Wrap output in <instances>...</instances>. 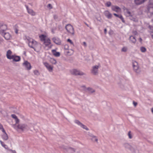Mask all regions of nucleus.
<instances>
[{"label": "nucleus", "instance_id": "52", "mask_svg": "<svg viewBox=\"0 0 153 153\" xmlns=\"http://www.w3.org/2000/svg\"><path fill=\"white\" fill-rule=\"evenodd\" d=\"M83 43L85 46V47L86 46H87L86 43L85 42H83Z\"/></svg>", "mask_w": 153, "mask_h": 153}, {"label": "nucleus", "instance_id": "11", "mask_svg": "<svg viewBox=\"0 0 153 153\" xmlns=\"http://www.w3.org/2000/svg\"><path fill=\"white\" fill-rule=\"evenodd\" d=\"M75 123L77 124L78 125L80 126L81 127L86 130L88 131L89 129L86 126L82 124L79 120H75L74 121Z\"/></svg>", "mask_w": 153, "mask_h": 153}, {"label": "nucleus", "instance_id": "49", "mask_svg": "<svg viewBox=\"0 0 153 153\" xmlns=\"http://www.w3.org/2000/svg\"><path fill=\"white\" fill-rule=\"evenodd\" d=\"M58 16L56 15H53V18L54 19H58Z\"/></svg>", "mask_w": 153, "mask_h": 153}, {"label": "nucleus", "instance_id": "30", "mask_svg": "<svg viewBox=\"0 0 153 153\" xmlns=\"http://www.w3.org/2000/svg\"><path fill=\"white\" fill-rule=\"evenodd\" d=\"M46 36L45 35H41L39 36V37L40 39L42 41H44L46 39L45 38Z\"/></svg>", "mask_w": 153, "mask_h": 153}, {"label": "nucleus", "instance_id": "51", "mask_svg": "<svg viewBox=\"0 0 153 153\" xmlns=\"http://www.w3.org/2000/svg\"><path fill=\"white\" fill-rule=\"evenodd\" d=\"M10 151H11L13 153H16V152L14 150H12L11 149L9 150Z\"/></svg>", "mask_w": 153, "mask_h": 153}, {"label": "nucleus", "instance_id": "39", "mask_svg": "<svg viewBox=\"0 0 153 153\" xmlns=\"http://www.w3.org/2000/svg\"><path fill=\"white\" fill-rule=\"evenodd\" d=\"M148 5L153 6V0H150Z\"/></svg>", "mask_w": 153, "mask_h": 153}, {"label": "nucleus", "instance_id": "23", "mask_svg": "<svg viewBox=\"0 0 153 153\" xmlns=\"http://www.w3.org/2000/svg\"><path fill=\"white\" fill-rule=\"evenodd\" d=\"M52 52L53 55L56 57H58L60 56V53L59 52H56L55 50H52Z\"/></svg>", "mask_w": 153, "mask_h": 153}, {"label": "nucleus", "instance_id": "55", "mask_svg": "<svg viewBox=\"0 0 153 153\" xmlns=\"http://www.w3.org/2000/svg\"><path fill=\"white\" fill-rule=\"evenodd\" d=\"M0 142L2 146H3V145L4 144L3 143L1 140H0Z\"/></svg>", "mask_w": 153, "mask_h": 153}, {"label": "nucleus", "instance_id": "34", "mask_svg": "<svg viewBox=\"0 0 153 153\" xmlns=\"http://www.w3.org/2000/svg\"><path fill=\"white\" fill-rule=\"evenodd\" d=\"M73 53V51L72 50H71L69 51H68L67 52V53L69 55H71V54H72Z\"/></svg>", "mask_w": 153, "mask_h": 153}, {"label": "nucleus", "instance_id": "9", "mask_svg": "<svg viewBox=\"0 0 153 153\" xmlns=\"http://www.w3.org/2000/svg\"><path fill=\"white\" fill-rule=\"evenodd\" d=\"M7 28V26L6 25L0 24V33L3 35L4 31L6 30Z\"/></svg>", "mask_w": 153, "mask_h": 153}, {"label": "nucleus", "instance_id": "58", "mask_svg": "<svg viewBox=\"0 0 153 153\" xmlns=\"http://www.w3.org/2000/svg\"><path fill=\"white\" fill-rule=\"evenodd\" d=\"M2 146L4 147V148H5V149H6V147H5V146H6V145H5V144H4Z\"/></svg>", "mask_w": 153, "mask_h": 153}, {"label": "nucleus", "instance_id": "5", "mask_svg": "<svg viewBox=\"0 0 153 153\" xmlns=\"http://www.w3.org/2000/svg\"><path fill=\"white\" fill-rule=\"evenodd\" d=\"M133 67L134 71L137 74H139L140 72V70L138 63L135 61L132 62Z\"/></svg>", "mask_w": 153, "mask_h": 153}, {"label": "nucleus", "instance_id": "40", "mask_svg": "<svg viewBox=\"0 0 153 153\" xmlns=\"http://www.w3.org/2000/svg\"><path fill=\"white\" fill-rule=\"evenodd\" d=\"M111 3L109 1L107 2L106 3V5L108 7H110L111 5Z\"/></svg>", "mask_w": 153, "mask_h": 153}, {"label": "nucleus", "instance_id": "10", "mask_svg": "<svg viewBox=\"0 0 153 153\" xmlns=\"http://www.w3.org/2000/svg\"><path fill=\"white\" fill-rule=\"evenodd\" d=\"M37 44V42L33 39L28 43L29 46L31 48H33L35 50V48Z\"/></svg>", "mask_w": 153, "mask_h": 153}, {"label": "nucleus", "instance_id": "1", "mask_svg": "<svg viewBox=\"0 0 153 153\" xmlns=\"http://www.w3.org/2000/svg\"><path fill=\"white\" fill-rule=\"evenodd\" d=\"M12 126L15 129H18L22 131L27 130L30 129V127L29 126L26 124H19L17 125V126H16L15 124H13Z\"/></svg>", "mask_w": 153, "mask_h": 153}, {"label": "nucleus", "instance_id": "21", "mask_svg": "<svg viewBox=\"0 0 153 153\" xmlns=\"http://www.w3.org/2000/svg\"><path fill=\"white\" fill-rule=\"evenodd\" d=\"M146 0H134L135 3L137 5L140 4L144 2Z\"/></svg>", "mask_w": 153, "mask_h": 153}, {"label": "nucleus", "instance_id": "12", "mask_svg": "<svg viewBox=\"0 0 153 153\" xmlns=\"http://www.w3.org/2000/svg\"><path fill=\"white\" fill-rule=\"evenodd\" d=\"M23 65L27 70H30L31 68L30 63L27 61H25L23 63Z\"/></svg>", "mask_w": 153, "mask_h": 153}, {"label": "nucleus", "instance_id": "15", "mask_svg": "<svg viewBox=\"0 0 153 153\" xmlns=\"http://www.w3.org/2000/svg\"><path fill=\"white\" fill-rule=\"evenodd\" d=\"M112 10L116 12H119L121 11V8L117 6H113L111 7Z\"/></svg>", "mask_w": 153, "mask_h": 153}, {"label": "nucleus", "instance_id": "46", "mask_svg": "<svg viewBox=\"0 0 153 153\" xmlns=\"http://www.w3.org/2000/svg\"><path fill=\"white\" fill-rule=\"evenodd\" d=\"M11 117L14 118V119H16V118H17V117L15 114H13L11 115Z\"/></svg>", "mask_w": 153, "mask_h": 153}, {"label": "nucleus", "instance_id": "42", "mask_svg": "<svg viewBox=\"0 0 153 153\" xmlns=\"http://www.w3.org/2000/svg\"><path fill=\"white\" fill-rule=\"evenodd\" d=\"M47 7L49 8V9H51L53 8V7L52 6V5L50 4H48L47 5Z\"/></svg>", "mask_w": 153, "mask_h": 153}, {"label": "nucleus", "instance_id": "18", "mask_svg": "<svg viewBox=\"0 0 153 153\" xmlns=\"http://www.w3.org/2000/svg\"><path fill=\"white\" fill-rule=\"evenodd\" d=\"M105 16L108 19H111L112 17V15L108 11H106L105 12Z\"/></svg>", "mask_w": 153, "mask_h": 153}, {"label": "nucleus", "instance_id": "48", "mask_svg": "<svg viewBox=\"0 0 153 153\" xmlns=\"http://www.w3.org/2000/svg\"><path fill=\"white\" fill-rule=\"evenodd\" d=\"M18 30L16 28H15V32L16 34H17L18 33Z\"/></svg>", "mask_w": 153, "mask_h": 153}, {"label": "nucleus", "instance_id": "57", "mask_svg": "<svg viewBox=\"0 0 153 153\" xmlns=\"http://www.w3.org/2000/svg\"><path fill=\"white\" fill-rule=\"evenodd\" d=\"M85 25L88 27H89V25L87 24L86 22H85Z\"/></svg>", "mask_w": 153, "mask_h": 153}, {"label": "nucleus", "instance_id": "43", "mask_svg": "<svg viewBox=\"0 0 153 153\" xmlns=\"http://www.w3.org/2000/svg\"><path fill=\"white\" fill-rule=\"evenodd\" d=\"M81 87L83 88L84 91H86L87 90V88L85 85H82L81 86Z\"/></svg>", "mask_w": 153, "mask_h": 153}, {"label": "nucleus", "instance_id": "37", "mask_svg": "<svg viewBox=\"0 0 153 153\" xmlns=\"http://www.w3.org/2000/svg\"><path fill=\"white\" fill-rule=\"evenodd\" d=\"M0 129L3 132H5V130L3 128L2 125L0 123Z\"/></svg>", "mask_w": 153, "mask_h": 153}, {"label": "nucleus", "instance_id": "19", "mask_svg": "<svg viewBox=\"0 0 153 153\" xmlns=\"http://www.w3.org/2000/svg\"><path fill=\"white\" fill-rule=\"evenodd\" d=\"M123 147L127 149H129L130 150H132L133 148L128 143H125L123 144Z\"/></svg>", "mask_w": 153, "mask_h": 153}, {"label": "nucleus", "instance_id": "13", "mask_svg": "<svg viewBox=\"0 0 153 153\" xmlns=\"http://www.w3.org/2000/svg\"><path fill=\"white\" fill-rule=\"evenodd\" d=\"M44 64L50 72H51L53 70V66H52L50 65L47 62L44 63Z\"/></svg>", "mask_w": 153, "mask_h": 153}, {"label": "nucleus", "instance_id": "4", "mask_svg": "<svg viewBox=\"0 0 153 153\" xmlns=\"http://www.w3.org/2000/svg\"><path fill=\"white\" fill-rule=\"evenodd\" d=\"M62 148L65 152L67 153H74L76 152L75 149L71 147L63 146Z\"/></svg>", "mask_w": 153, "mask_h": 153}, {"label": "nucleus", "instance_id": "16", "mask_svg": "<svg viewBox=\"0 0 153 153\" xmlns=\"http://www.w3.org/2000/svg\"><path fill=\"white\" fill-rule=\"evenodd\" d=\"M4 38L7 40L10 39L11 38V36L8 33H4L3 35Z\"/></svg>", "mask_w": 153, "mask_h": 153}, {"label": "nucleus", "instance_id": "22", "mask_svg": "<svg viewBox=\"0 0 153 153\" xmlns=\"http://www.w3.org/2000/svg\"><path fill=\"white\" fill-rule=\"evenodd\" d=\"M4 134L2 135V137L4 140H7L8 139V137L7 134L5 131V132H3Z\"/></svg>", "mask_w": 153, "mask_h": 153}, {"label": "nucleus", "instance_id": "7", "mask_svg": "<svg viewBox=\"0 0 153 153\" xmlns=\"http://www.w3.org/2000/svg\"><path fill=\"white\" fill-rule=\"evenodd\" d=\"M100 65H95L93 66L91 70V73L94 75H96L98 74V70L99 68L100 67Z\"/></svg>", "mask_w": 153, "mask_h": 153}, {"label": "nucleus", "instance_id": "56", "mask_svg": "<svg viewBox=\"0 0 153 153\" xmlns=\"http://www.w3.org/2000/svg\"><path fill=\"white\" fill-rule=\"evenodd\" d=\"M151 34L152 38L153 39V32H151Z\"/></svg>", "mask_w": 153, "mask_h": 153}, {"label": "nucleus", "instance_id": "6", "mask_svg": "<svg viewBox=\"0 0 153 153\" xmlns=\"http://www.w3.org/2000/svg\"><path fill=\"white\" fill-rule=\"evenodd\" d=\"M67 32L71 35H74V29L73 26L70 24H68L65 27Z\"/></svg>", "mask_w": 153, "mask_h": 153}, {"label": "nucleus", "instance_id": "2", "mask_svg": "<svg viewBox=\"0 0 153 153\" xmlns=\"http://www.w3.org/2000/svg\"><path fill=\"white\" fill-rule=\"evenodd\" d=\"M125 14L126 16L129 17V19L135 22H137L138 20L136 16L132 13H131L128 9H126Z\"/></svg>", "mask_w": 153, "mask_h": 153}, {"label": "nucleus", "instance_id": "53", "mask_svg": "<svg viewBox=\"0 0 153 153\" xmlns=\"http://www.w3.org/2000/svg\"><path fill=\"white\" fill-rule=\"evenodd\" d=\"M104 31L105 34H106L107 32V29L106 28H105L104 30Z\"/></svg>", "mask_w": 153, "mask_h": 153}, {"label": "nucleus", "instance_id": "20", "mask_svg": "<svg viewBox=\"0 0 153 153\" xmlns=\"http://www.w3.org/2000/svg\"><path fill=\"white\" fill-rule=\"evenodd\" d=\"M27 10L28 13L32 16H34L35 15V13L33 10L31 9H29L28 7H27Z\"/></svg>", "mask_w": 153, "mask_h": 153}, {"label": "nucleus", "instance_id": "38", "mask_svg": "<svg viewBox=\"0 0 153 153\" xmlns=\"http://www.w3.org/2000/svg\"><path fill=\"white\" fill-rule=\"evenodd\" d=\"M15 120V122H16V125L18 124L19 123V120L18 118H16V119H14Z\"/></svg>", "mask_w": 153, "mask_h": 153}, {"label": "nucleus", "instance_id": "28", "mask_svg": "<svg viewBox=\"0 0 153 153\" xmlns=\"http://www.w3.org/2000/svg\"><path fill=\"white\" fill-rule=\"evenodd\" d=\"M44 42V45L46 46L49 45L51 44V40L48 39H46Z\"/></svg>", "mask_w": 153, "mask_h": 153}, {"label": "nucleus", "instance_id": "17", "mask_svg": "<svg viewBox=\"0 0 153 153\" xmlns=\"http://www.w3.org/2000/svg\"><path fill=\"white\" fill-rule=\"evenodd\" d=\"M12 58V59L13 62H18L20 60V57L15 55H13Z\"/></svg>", "mask_w": 153, "mask_h": 153}, {"label": "nucleus", "instance_id": "44", "mask_svg": "<svg viewBox=\"0 0 153 153\" xmlns=\"http://www.w3.org/2000/svg\"><path fill=\"white\" fill-rule=\"evenodd\" d=\"M67 42H69L71 44L74 45L73 42L70 39H67Z\"/></svg>", "mask_w": 153, "mask_h": 153}, {"label": "nucleus", "instance_id": "45", "mask_svg": "<svg viewBox=\"0 0 153 153\" xmlns=\"http://www.w3.org/2000/svg\"><path fill=\"white\" fill-rule=\"evenodd\" d=\"M68 46L67 45H66L64 46V49L65 50H68Z\"/></svg>", "mask_w": 153, "mask_h": 153}, {"label": "nucleus", "instance_id": "59", "mask_svg": "<svg viewBox=\"0 0 153 153\" xmlns=\"http://www.w3.org/2000/svg\"><path fill=\"white\" fill-rule=\"evenodd\" d=\"M151 111H152V112L153 114V108H152V109H151Z\"/></svg>", "mask_w": 153, "mask_h": 153}, {"label": "nucleus", "instance_id": "8", "mask_svg": "<svg viewBox=\"0 0 153 153\" xmlns=\"http://www.w3.org/2000/svg\"><path fill=\"white\" fill-rule=\"evenodd\" d=\"M147 13L149 17L153 16V6L148 5L147 7Z\"/></svg>", "mask_w": 153, "mask_h": 153}, {"label": "nucleus", "instance_id": "36", "mask_svg": "<svg viewBox=\"0 0 153 153\" xmlns=\"http://www.w3.org/2000/svg\"><path fill=\"white\" fill-rule=\"evenodd\" d=\"M25 39L28 41V43L29 42H31V41L33 40L28 36H26Z\"/></svg>", "mask_w": 153, "mask_h": 153}, {"label": "nucleus", "instance_id": "27", "mask_svg": "<svg viewBox=\"0 0 153 153\" xmlns=\"http://www.w3.org/2000/svg\"><path fill=\"white\" fill-rule=\"evenodd\" d=\"M129 40L133 43L134 44L136 43V40L134 37L131 36H130Z\"/></svg>", "mask_w": 153, "mask_h": 153}, {"label": "nucleus", "instance_id": "50", "mask_svg": "<svg viewBox=\"0 0 153 153\" xmlns=\"http://www.w3.org/2000/svg\"><path fill=\"white\" fill-rule=\"evenodd\" d=\"M133 104H134V105L135 107L137 105V102H136L134 101H133Z\"/></svg>", "mask_w": 153, "mask_h": 153}, {"label": "nucleus", "instance_id": "29", "mask_svg": "<svg viewBox=\"0 0 153 153\" xmlns=\"http://www.w3.org/2000/svg\"><path fill=\"white\" fill-rule=\"evenodd\" d=\"M90 136L91 137V140L93 141L96 142L97 143L98 140L96 136L93 135H90Z\"/></svg>", "mask_w": 153, "mask_h": 153}, {"label": "nucleus", "instance_id": "25", "mask_svg": "<svg viewBox=\"0 0 153 153\" xmlns=\"http://www.w3.org/2000/svg\"><path fill=\"white\" fill-rule=\"evenodd\" d=\"M87 90L88 92V93L90 94H92L95 92V90L90 87L87 88Z\"/></svg>", "mask_w": 153, "mask_h": 153}, {"label": "nucleus", "instance_id": "33", "mask_svg": "<svg viewBox=\"0 0 153 153\" xmlns=\"http://www.w3.org/2000/svg\"><path fill=\"white\" fill-rule=\"evenodd\" d=\"M128 136L129 139H131L132 138L131 132L130 131H129L128 133Z\"/></svg>", "mask_w": 153, "mask_h": 153}, {"label": "nucleus", "instance_id": "54", "mask_svg": "<svg viewBox=\"0 0 153 153\" xmlns=\"http://www.w3.org/2000/svg\"><path fill=\"white\" fill-rule=\"evenodd\" d=\"M139 41L140 42H141L142 41V39L141 38H140L139 39Z\"/></svg>", "mask_w": 153, "mask_h": 153}, {"label": "nucleus", "instance_id": "32", "mask_svg": "<svg viewBox=\"0 0 153 153\" xmlns=\"http://www.w3.org/2000/svg\"><path fill=\"white\" fill-rule=\"evenodd\" d=\"M140 50L142 52H145L146 51V49L144 47H141L140 48Z\"/></svg>", "mask_w": 153, "mask_h": 153}, {"label": "nucleus", "instance_id": "14", "mask_svg": "<svg viewBox=\"0 0 153 153\" xmlns=\"http://www.w3.org/2000/svg\"><path fill=\"white\" fill-rule=\"evenodd\" d=\"M12 52L10 50H8L7 52L6 56L7 58L9 59H11L13 55H12Z\"/></svg>", "mask_w": 153, "mask_h": 153}, {"label": "nucleus", "instance_id": "26", "mask_svg": "<svg viewBox=\"0 0 153 153\" xmlns=\"http://www.w3.org/2000/svg\"><path fill=\"white\" fill-rule=\"evenodd\" d=\"M113 15L115 16L120 18L123 22H125L124 18L121 15H118L115 13H114Z\"/></svg>", "mask_w": 153, "mask_h": 153}, {"label": "nucleus", "instance_id": "47", "mask_svg": "<svg viewBox=\"0 0 153 153\" xmlns=\"http://www.w3.org/2000/svg\"><path fill=\"white\" fill-rule=\"evenodd\" d=\"M4 40L2 38L0 37V44H1L3 43Z\"/></svg>", "mask_w": 153, "mask_h": 153}, {"label": "nucleus", "instance_id": "3", "mask_svg": "<svg viewBox=\"0 0 153 153\" xmlns=\"http://www.w3.org/2000/svg\"><path fill=\"white\" fill-rule=\"evenodd\" d=\"M70 72L72 74L75 76H83L86 75L85 73L75 69L71 70Z\"/></svg>", "mask_w": 153, "mask_h": 153}, {"label": "nucleus", "instance_id": "35", "mask_svg": "<svg viewBox=\"0 0 153 153\" xmlns=\"http://www.w3.org/2000/svg\"><path fill=\"white\" fill-rule=\"evenodd\" d=\"M33 72L34 74L36 75H38L39 74V71L37 70H35L33 71Z\"/></svg>", "mask_w": 153, "mask_h": 153}, {"label": "nucleus", "instance_id": "31", "mask_svg": "<svg viewBox=\"0 0 153 153\" xmlns=\"http://www.w3.org/2000/svg\"><path fill=\"white\" fill-rule=\"evenodd\" d=\"M50 62L53 64H55L56 63V60L53 58H51L50 59Z\"/></svg>", "mask_w": 153, "mask_h": 153}, {"label": "nucleus", "instance_id": "41", "mask_svg": "<svg viewBox=\"0 0 153 153\" xmlns=\"http://www.w3.org/2000/svg\"><path fill=\"white\" fill-rule=\"evenodd\" d=\"M127 50V48L126 47H123L122 49V51L124 52H126Z\"/></svg>", "mask_w": 153, "mask_h": 153}, {"label": "nucleus", "instance_id": "24", "mask_svg": "<svg viewBox=\"0 0 153 153\" xmlns=\"http://www.w3.org/2000/svg\"><path fill=\"white\" fill-rule=\"evenodd\" d=\"M54 42L56 44L60 45L61 44V41L59 39H56L55 38L53 39Z\"/></svg>", "mask_w": 153, "mask_h": 153}]
</instances>
